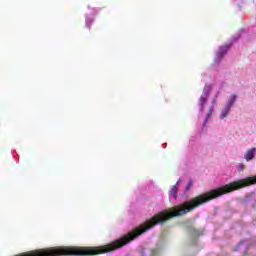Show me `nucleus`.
I'll list each match as a JSON object with an SVG mask.
<instances>
[{
	"label": "nucleus",
	"mask_w": 256,
	"mask_h": 256,
	"mask_svg": "<svg viewBox=\"0 0 256 256\" xmlns=\"http://www.w3.org/2000/svg\"><path fill=\"white\" fill-rule=\"evenodd\" d=\"M237 101V95H235V94H232L230 97H229V99H228V101H227V103H226V107H229L230 109L233 107V105H235V102Z\"/></svg>",
	"instance_id": "5"
},
{
	"label": "nucleus",
	"mask_w": 256,
	"mask_h": 256,
	"mask_svg": "<svg viewBox=\"0 0 256 256\" xmlns=\"http://www.w3.org/2000/svg\"><path fill=\"white\" fill-rule=\"evenodd\" d=\"M92 23H93V20L89 17H86V27H88V29H91Z\"/></svg>",
	"instance_id": "9"
},
{
	"label": "nucleus",
	"mask_w": 256,
	"mask_h": 256,
	"mask_svg": "<svg viewBox=\"0 0 256 256\" xmlns=\"http://www.w3.org/2000/svg\"><path fill=\"white\" fill-rule=\"evenodd\" d=\"M191 187H193V182L189 181L187 186H186L185 192L187 193V191H189L191 189Z\"/></svg>",
	"instance_id": "10"
},
{
	"label": "nucleus",
	"mask_w": 256,
	"mask_h": 256,
	"mask_svg": "<svg viewBox=\"0 0 256 256\" xmlns=\"http://www.w3.org/2000/svg\"><path fill=\"white\" fill-rule=\"evenodd\" d=\"M227 51H229V45L221 46L219 48L218 52L216 53L215 61L219 62L221 59H223V57H225V54L227 53Z\"/></svg>",
	"instance_id": "2"
},
{
	"label": "nucleus",
	"mask_w": 256,
	"mask_h": 256,
	"mask_svg": "<svg viewBox=\"0 0 256 256\" xmlns=\"http://www.w3.org/2000/svg\"><path fill=\"white\" fill-rule=\"evenodd\" d=\"M236 169H237V171H239V172L243 171V170L245 169V164H243V163L237 164V165H236Z\"/></svg>",
	"instance_id": "8"
},
{
	"label": "nucleus",
	"mask_w": 256,
	"mask_h": 256,
	"mask_svg": "<svg viewBox=\"0 0 256 256\" xmlns=\"http://www.w3.org/2000/svg\"><path fill=\"white\" fill-rule=\"evenodd\" d=\"M211 115H213V109H210L208 111L207 117H206V119L204 121V125H207V121H209V118L211 117Z\"/></svg>",
	"instance_id": "7"
},
{
	"label": "nucleus",
	"mask_w": 256,
	"mask_h": 256,
	"mask_svg": "<svg viewBox=\"0 0 256 256\" xmlns=\"http://www.w3.org/2000/svg\"><path fill=\"white\" fill-rule=\"evenodd\" d=\"M179 181L176 183V185H174L172 187V189L170 190V195H169V199L170 201H175V199H177V191L179 189L178 185H179Z\"/></svg>",
	"instance_id": "4"
},
{
	"label": "nucleus",
	"mask_w": 256,
	"mask_h": 256,
	"mask_svg": "<svg viewBox=\"0 0 256 256\" xmlns=\"http://www.w3.org/2000/svg\"><path fill=\"white\" fill-rule=\"evenodd\" d=\"M209 93H211V86L205 85L203 89V93L198 103L200 113H203V110L205 109V105L207 104V99H209Z\"/></svg>",
	"instance_id": "1"
},
{
	"label": "nucleus",
	"mask_w": 256,
	"mask_h": 256,
	"mask_svg": "<svg viewBox=\"0 0 256 256\" xmlns=\"http://www.w3.org/2000/svg\"><path fill=\"white\" fill-rule=\"evenodd\" d=\"M229 113H231V108H229L228 106H224L220 113V119H225L229 115Z\"/></svg>",
	"instance_id": "6"
},
{
	"label": "nucleus",
	"mask_w": 256,
	"mask_h": 256,
	"mask_svg": "<svg viewBox=\"0 0 256 256\" xmlns=\"http://www.w3.org/2000/svg\"><path fill=\"white\" fill-rule=\"evenodd\" d=\"M255 157H256V148H250L244 154V159L247 162L253 161V159H255Z\"/></svg>",
	"instance_id": "3"
}]
</instances>
